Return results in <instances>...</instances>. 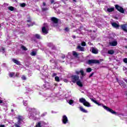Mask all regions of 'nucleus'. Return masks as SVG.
I'll return each mask as SVG.
<instances>
[{
	"instance_id": "4468645a",
	"label": "nucleus",
	"mask_w": 127,
	"mask_h": 127,
	"mask_svg": "<svg viewBox=\"0 0 127 127\" xmlns=\"http://www.w3.org/2000/svg\"><path fill=\"white\" fill-rule=\"evenodd\" d=\"M77 49H78V51H85V48L83 47H81L80 45L77 46Z\"/></svg>"
},
{
	"instance_id": "603ef678",
	"label": "nucleus",
	"mask_w": 127,
	"mask_h": 127,
	"mask_svg": "<svg viewBox=\"0 0 127 127\" xmlns=\"http://www.w3.org/2000/svg\"><path fill=\"white\" fill-rule=\"evenodd\" d=\"M62 58H63V59H64V58H65V56H64V55L63 56H62Z\"/></svg>"
},
{
	"instance_id": "58836bf2",
	"label": "nucleus",
	"mask_w": 127,
	"mask_h": 127,
	"mask_svg": "<svg viewBox=\"0 0 127 127\" xmlns=\"http://www.w3.org/2000/svg\"><path fill=\"white\" fill-rule=\"evenodd\" d=\"M75 73L76 74H77V75H79L80 74V71H78V70H76L75 71Z\"/></svg>"
},
{
	"instance_id": "dca6fc26",
	"label": "nucleus",
	"mask_w": 127,
	"mask_h": 127,
	"mask_svg": "<svg viewBox=\"0 0 127 127\" xmlns=\"http://www.w3.org/2000/svg\"><path fill=\"white\" fill-rule=\"evenodd\" d=\"M112 25L115 28H118V27H120V25L117 24L116 22L112 23Z\"/></svg>"
},
{
	"instance_id": "b1692460",
	"label": "nucleus",
	"mask_w": 127,
	"mask_h": 127,
	"mask_svg": "<svg viewBox=\"0 0 127 127\" xmlns=\"http://www.w3.org/2000/svg\"><path fill=\"white\" fill-rule=\"evenodd\" d=\"M42 9L43 11H46V10H48V8L47 7L42 6Z\"/></svg>"
},
{
	"instance_id": "f704fd0d",
	"label": "nucleus",
	"mask_w": 127,
	"mask_h": 127,
	"mask_svg": "<svg viewBox=\"0 0 127 127\" xmlns=\"http://www.w3.org/2000/svg\"><path fill=\"white\" fill-rule=\"evenodd\" d=\"M81 44L82 46H86V42H81Z\"/></svg>"
},
{
	"instance_id": "f03ea898",
	"label": "nucleus",
	"mask_w": 127,
	"mask_h": 127,
	"mask_svg": "<svg viewBox=\"0 0 127 127\" xmlns=\"http://www.w3.org/2000/svg\"><path fill=\"white\" fill-rule=\"evenodd\" d=\"M79 102L80 103H82L84 106L85 107H87L88 108H90L91 107V104H90V103L86 101V99L84 98H81L79 99Z\"/></svg>"
},
{
	"instance_id": "680f3d73",
	"label": "nucleus",
	"mask_w": 127,
	"mask_h": 127,
	"mask_svg": "<svg viewBox=\"0 0 127 127\" xmlns=\"http://www.w3.org/2000/svg\"><path fill=\"white\" fill-rule=\"evenodd\" d=\"M0 27H1V25H0Z\"/></svg>"
},
{
	"instance_id": "7c9ffc66",
	"label": "nucleus",
	"mask_w": 127,
	"mask_h": 127,
	"mask_svg": "<svg viewBox=\"0 0 127 127\" xmlns=\"http://www.w3.org/2000/svg\"><path fill=\"white\" fill-rule=\"evenodd\" d=\"M68 103V104H69V105H72V104H73L74 103V100H69Z\"/></svg>"
},
{
	"instance_id": "72a5a7b5",
	"label": "nucleus",
	"mask_w": 127,
	"mask_h": 127,
	"mask_svg": "<svg viewBox=\"0 0 127 127\" xmlns=\"http://www.w3.org/2000/svg\"><path fill=\"white\" fill-rule=\"evenodd\" d=\"M123 62H124V63H126V64H127V58H124L123 59Z\"/></svg>"
},
{
	"instance_id": "37998d69",
	"label": "nucleus",
	"mask_w": 127,
	"mask_h": 127,
	"mask_svg": "<svg viewBox=\"0 0 127 127\" xmlns=\"http://www.w3.org/2000/svg\"><path fill=\"white\" fill-rule=\"evenodd\" d=\"M18 76H19V73H17L16 74V75H15V77H18Z\"/></svg>"
},
{
	"instance_id": "8fccbe9b",
	"label": "nucleus",
	"mask_w": 127,
	"mask_h": 127,
	"mask_svg": "<svg viewBox=\"0 0 127 127\" xmlns=\"http://www.w3.org/2000/svg\"><path fill=\"white\" fill-rule=\"evenodd\" d=\"M0 104H2V100L0 99Z\"/></svg>"
},
{
	"instance_id": "a878e982",
	"label": "nucleus",
	"mask_w": 127,
	"mask_h": 127,
	"mask_svg": "<svg viewBox=\"0 0 127 127\" xmlns=\"http://www.w3.org/2000/svg\"><path fill=\"white\" fill-rule=\"evenodd\" d=\"M8 9L11 11H13V10H14V7L12 6H9L8 7Z\"/></svg>"
},
{
	"instance_id": "13d9d810",
	"label": "nucleus",
	"mask_w": 127,
	"mask_h": 127,
	"mask_svg": "<svg viewBox=\"0 0 127 127\" xmlns=\"http://www.w3.org/2000/svg\"><path fill=\"white\" fill-rule=\"evenodd\" d=\"M88 44L91 45V42H89V43H88Z\"/></svg>"
},
{
	"instance_id": "cd10ccee",
	"label": "nucleus",
	"mask_w": 127,
	"mask_h": 127,
	"mask_svg": "<svg viewBox=\"0 0 127 127\" xmlns=\"http://www.w3.org/2000/svg\"><path fill=\"white\" fill-rule=\"evenodd\" d=\"M86 72L87 73H90V72H92V68H91L90 67L86 68Z\"/></svg>"
},
{
	"instance_id": "69168bd1",
	"label": "nucleus",
	"mask_w": 127,
	"mask_h": 127,
	"mask_svg": "<svg viewBox=\"0 0 127 127\" xmlns=\"http://www.w3.org/2000/svg\"><path fill=\"white\" fill-rule=\"evenodd\" d=\"M11 127H13V126H12Z\"/></svg>"
},
{
	"instance_id": "09e8293b",
	"label": "nucleus",
	"mask_w": 127,
	"mask_h": 127,
	"mask_svg": "<svg viewBox=\"0 0 127 127\" xmlns=\"http://www.w3.org/2000/svg\"><path fill=\"white\" fill-rule=\"evenodd\" d=\"M0 127H5L4 125H0Z\"/></svg>"
},
{
	"instance_id": "ddd939ff",
	"label": "nucleus",
	"mask_w": 127,
	"mask_h": 127,
	"mask_svg": "<svg viewBox=\"0 0 127 127\" xmlns=\"http://www.w3.org/2000/svg\"><path fill=\"white\" fill-rule=\"evenodd\" d=\"M122 29L125 31V32H127V24H123L121 26Z\"/></svg>"
},
{
	"instance_id": "a19ab883",
	"label": "nucleus",
	"mask_w": 127,
	"mask_h": 127,
	"mask_svg": "<svg viewBox=\"0 0 127 127\" xmlns=\"http://www.w3.org/2000/svg\"><path fill=\"white\" fill-rule=\"evenodd\" d=\"M1 52H3V53H4V48H2V49L1 50Z\"/></svg>"
},
{
	"instance_id": "79ce46f5",
	"label": "nucleus",
	"mask_w": 127,
	"mask_h": 127,
	"mask_svg": "<svg viewBox=\"0 0 127 127\" xmlns=\"http://www.w3.org/2000/svg\"><path fill=\"white\" fill-rule=\"evenodd\" d=\"M45 5H46V3L45 2H43L42 6H45Z\"/></svg>"
},
{
	"instance_id": "39448f33",
	"label": "nucleus",
	"mask_w": 127,
	"mask_h": 127,
	"mask_svg": "<svg viewBox=\"0 0 127 127\" xmlns=\"http://www.w3.org/2000/svg\"><path fill=\"white\" fill-rule=\"evenodd\" d=\"M46 123L44 121H40L36 123L35 127H43L46 126Z\"/></svg>"
},
{
	"instance_id": "4d7b16f0",
	"label": "nucleus",
	"mask_w": 127,
	"mask_h": 127,
	"mask_svg": "<svg viewBox=\"0 0 127 127\" xmlns=\"http://www.w3.org/2000/svg\"><path fill=\"white\" fill-rule=\"evenodd\" d=\"M11 112H13V110L12 109V110H11Z\"/></svg>"
},
{
	"instance_id": "423d86ee",
	"label": "nucleus",
	"mask_w": 127,
	"mask_h": 127,
	"mask_svg": "<svg viewBox=\"0 0 127 127\" xmlns=\"http://www.w3.org/2000/svg\"><path fill=\"white\" fill-rule=\"evenodd\" d=\"M88 63L90 65L91 64H98L100 63V62L96 60H89L88 61Z\"/></svg>"
},
{
	"instance_id": "aec40b11",
	"label": "nucleus",
	"mask_w": 127,
	"mask_h": 127,
	"mask_svg": "<svg viewBox=\"0 0 127 127\" xmlns=\"http://www.w3.org/2000/svg\"><path fill=\"white\" fill-rule=\"evenodd\" d=\"M115 53L114 50H110L108 51V54L110 55H113Z\"/></svg>"
},
{
	"instance_id": "bb28decb",
	"label": "nucleus",
	"mask_w": 127,
	"mask_h": 127,
	"mask_svg": "<svg viewBox=\"0 0 127 127\" xmlns=\"http://www.w3.org/2000/svg\"><path fill=\"white\" fill-rule=\"evenodd\" d=\"M30 55H31V56H36V52L32 51L30 53Z\"/></svg>"
},
{
	"instance_id": "9b49d317",
	"label": "nucleus",
	"mask_w": 127,
	"mask_h": 127,
	"mask_svg": "<svg viewBox=\"0 0 127 127\" xmlns=\"http://www.w3.org/2000/svg\"><path fill=\"white\" fill-rule=\"evenodd\" d=\"M51 20L53 21V22H54V23H58V22H59V20L56 17H52L51 18Z\"/></svg>"
},
{
	"instance_id": "e2e57ef3",
	"label": "nucleus",
	"mask_w": 127,
	"mask_h": 127,
	"mask_svg": "<svg viewBox=\"0 0 127 127\" xmlns=\"http://www.w3.org/2000/svg\"><path fill=\"white\" fill-rule=\"evenodd\" d=\"M55 86H57V84H55Z\"/></svg>"
},
{
	"instance_id": "6e6d98bb",
	"label": "nucleus",
	"mask_w": 127,
	"mask_h": 127,
	"mask_svg": "<svg viewBox=\"0 0 127 127\" xmlns=\"http://www.w3.org/2000/svg\"><path fill=\"white\" fill-rule=\"evenodd\" d=\"M73 1H74V2H76L77 1H76V0H73Z\"/></svg>"
},
{
	"instance_id": "393cba45",
	"label": "nucleus",
	"mask_w": 127,
	"mask_h": 127,
	"mask_svg": "<svg viewBox=\"0 0 127 127\" xmlns=\"http://www.w3.org/2000/svg\"><path fill=\"white\" fill-rule=\"evenodd\" d=\"M21 48L22 49V50H23L24 51H27V48H26V47H25L24 46L22 45L21 46Z\"/></svg>"
},
{
	"instance_id": "412c9836",
	"label": "nucleus",
	"mask_w": 127,
	"mask_h": 127,
	"mask_svg": "<svg viewBox=\"0 0 127 127\" xmlns=\"http://www.w3.org/2000/svg\"><path fill=\"white\" fill-rule=\"evenodd\" d=\"M114 10H115V8L114 7L107 8V11H108V12H112V11H114Z\"/></svg>"
},
{
	"instance_id": "ea45409f",
	"label": "nucleus",
	"mask_w": 127,
	"mask_h": 127,
	"mask_svg": "<svg viewBox=\"0 0 127 127\" xmlns=\"http://www.w3.org/2000/svg\"><path fill=\"white\" fill-rule=\"evenodd\" d=\"M93 75H94V72H92V73H91L89 75V78H91V77H92L93 76Z\"/></svg>"
},
{
	"instance_id": "49530a36",
	"label": "nucleus",
	"mask_w": 127,
	"mask_h": 127,
	"mask_svg": "<svg viewBox=\"0 0 127 127\" xmlns=\"http://www.w3.org/2000/svg\"><path fill=\"white\" fill-rule=\"evenodd\" d=\"M64 82H65V83H67L68 82V80L66 79H64Z\"/></svg>"
},
{
	"instance_id": "f257e3e1",
	"label": "nucleus",
	"mask_w": 127,
	"mask_h": 127,
	"mask_svg": "<svg viewBox=\"0 0 127 127\" xmlns=\"http://www.w3.org/2000/svg\"><path fill=\"white\" fill-rule=\"evenodd\" d=\"M95 104H96V105H98V106H102V107H103V108H104V109L105 110H106V111H107V112H109L110 113H111V114H113V115H117V112H116L115 111H114V110H113L112 109L104 105V104L99 103L97 101Z\"/></svg>"
},
{
	"instance_id": "c9c22d12",
	"label": "nucleus",
	"mask_w": 127,
	"mask_h": 127,
	"mask_svg": "<svg viewBox=\"0 0 127 127\" xmlns=\"http://www.w3.org/2000/svg\"><path fill=\"white\" fill-rule=\"evenodd\" d=\"M22 80H26V77L24 75H22L21 77Z\"/></svg>"
},
{
	"instance_id": "473e14b6",
	"label": "nucleus",
	"mask_w": 127,
	"mask_h": 127,
	"mask_svg": "<svg viewBox=\"0 0 127 127\" xmlns=\"http://www.w3.org/2000/svg\"><path fill=\"white\" fill-rule=\"evenodd\" d=\"M73 56H75V57H77V56H78V54H77V53H76V52L73 51Z\"/></svg>"
},
{
	"instance_id": "a18cd8bd",
	"label": "nucleus",
	"mask_w": 127,
	"mask_h": 127,
	"mask_svg": "<svg viewBox=\"0 0 127 127\" xmlns=\"http://www.w3.org/2000/svg\"><path fill=\"white\" fill-rule=\"evenodd\" d=\"M65 31H69V28H65Z\"/></svg>"
},
{
	"instance_id": "a211bd4d",
	"label": "nucleus",
	"mask_w": 127,
	"mask_h": 127,
	"mask_svg": "<svg viewBox=\"0 0 127 127\" xmlns=\"http://www.w3.org/2000/svg\"><path fill=\"white\" fill-rule=\"evenodd\" d=\"M47 46H48V47H50L51 48H53L54 47V45L52 43H48L47 44Z\"/></svg>"
},
{
	"instance_id": "5fc2aeb1",
	"label": "nucleus",
	"mask_w": 127,
	"mask_h": 127,
	"mask_svg": "<svg viewBox=\"0 0 127 127\" xmlns=\"http://www.w3.org/2000/svg\"><path fill=\"white\" fill-rule=\"evenodd\" d=\"M27 21V22H30V20H28Z\"/></svg>"
},
{
	"instance_id": "864d4df0",
	"label": "nucleus",
	"mask_w": 127,
	"mask_h": 127,
	"mask_svg": "<svg viewBox=\"0 0 127 127\" xmlns=\"http://www.w3.org/2000/svg\"><path fill=\"white\" fill-rule=\"evenodd\" d=\"M56 75H57L56 73H53V76H56Z\"/></svg>"
},
{
	"instance_id": "f8f14e48",
	"label": "nucleus",
	"mask_w": 127,
	"mask_h": 127,
	"mask_svg": "<svg viewBox=\"0 0 127 127\" xmlns=\"http://www.w3.org/2000/svg\"><path fill=\"white\" fill-rule=\"evenodd\" d=\"M91 51L94 54H98V49H97L95 48L92 47L91 50Z\"/></svg>"
},
{
	"instance_id": "3c124183",
	"label": "nucleus",
	"mask_w": 127,
	"mask_h": 127,
	"mask_svg": "<svg viewBox=\"0 0 127 127\" xmlns=\"http://www.w3.org/2000/svg\"><path fill=\"white\" fill-rule=\"evenodd\" d=\"M27 25H28V26H32V25H32V24L29 25V24H28Z\"/></svg>"
},
{
	"instance_id": "bf43d9fd",
	"label": "nucleus",
	"mask_w": 127,
	"mask_h": 127,
	"mask_svg": "<svg viewBox=\"0 0 127 127\" xmlns=\"http://www.w3.org/2000/svg\"><path fill=\"white\" fill-rule=\"evenodd\" d=\"M102 54L104 55V52H102Z\"/></svg>"
},
{
	"instance_id": "5701e85b",
	"label": "nucleus",
	"mask_w": 127,
	"mask_h": 127,
	"mask_svg": "<svg viewBox=\"0 0 127 127\" xmlns=\"http://www.w3.org/2000/svg\"><path fill=\"white\" fill-rule=\"evenodd\" d=\"M35 37H36V38H37V39H41V37H40V35L38 34H36L34 35Z\"/></svg>"
},
{
	"instance_id": "e433bc0d",
	"label": "nucleus",
	"mask_w": 127,
	"mask_h": 127,
	"mask_svg": "<svg viewBox=\"0 0 127 127\" xmlns=\"http://www.w3.org/2000/svg\"><path fill=\"white\" fill-rule=\"evenodd\" d=\"M90 100H91V101H92V102H93V103H95V104H96L97 101H96V100H94V99L91 98H90Z\"/></svg>"
},
{
	"instance_id": "c85d7f7f",
	"label": "nucleus",
	"mask_w": 127,
	"mask_h": 127,
	"mask_svg": "<svg viewBox=\"0 0 127 127\" xmlns=\"http://www.w3.org/2000/svg\"><path fill=\"white\" fill-rule=\"evenodd\" d=\"M25 5H26V4H25V3L20 4V6H21V7H25Z\"/></svg>"
},
{
	"instance_id": "7ed1b4c3",
	"label": "nucleus",
	"mask_w": 127,
	"mask_h": 127,
	"mask_svg": "<svg viewBox=\"0 0 127 127\" xmlns=\"http://www.w3.org/2000/svg\"><path fill=\"white\" fill-rule=\"evenodd\" d=\"M115 8L121 13H125V10L124 9V8H123L122 6L116 4L115 5Z\"/></svg>"
},
{
	"instance_id": "0e129e2a",
	"label": "nucleus",
	"mask_w": 127,
	"mask_h": 127,
	"mask_svg": "<svg viewBox=\"0 0 127 127\" xmlns=\"http://www.w3.org/2000/svg\"><path fill=\"white\" fill-rule=\"evenodd\" d=\"M74 38H75V36H73Z\"/></svg>"
},
{
	"instance_id": "2eb2a0df",
	"label": "nucleus",
	"mask_w": 127,
	"mask_h": 127,
	"mask_svg": "<svg viewBox=\"0 0 127 127\" xmlns=\"http://www.w3.org/2000/svg\"><path fill=\"white\" fill-rule=\"evenodd\" d=\"M12 61L17 65H20V62L15 59H12Z\"/></svg>"
},
{
	"instance_id": "0eeeda50",
	"label": "nucleus",
	"mask_w": 127,
	"mask_h": 127,
	"mask_svg": "<svg viewBox=\"0 0 127 127\" xmlns=\"http://www.w3.org/2000/svg\"><path fill=\"white\" fill-rule=\"evenodd\" d=\"M118 82L119 85L120 86H122V87H123V88H126L127 87V85L126 84L125 82H124V81H123V80H118Z\"/></svg>"
},
{
	"instance_id": "20e7f679",
	"label": "nucleus",
	"mask_w": 127,
	"mask_h": 127,
	"mask_svg": "<svg viewBox=\"0 0 127 127\" xmlns=\"http://www.w3.org/2000/svg\"><path fill=\"white\" fill-rule=\"evenodd\" d=\"M79 75H72L71 76V81L73 83H77L78 81L80 80Z\"/></svg>"
},
{
	"instance_id": "6ab92c4d",
	"label": "nucleus",
	"mask_w": 127,
	"mask_h": 127,
	"mask_svg": "<svg viewBox=\"0 0 127 127\" xmlns=\"http://www.w3.org/2000/svg\"><path fill=\"white\" fill-rule=\"evenodd\" d=\"M79 109L81 112H82V113H88V111L85 110V109H84L82 106L80 107Z\"/></svg>"
},
{
	"instance_id": "052dcab7",
	"label": "nucleus",
	"mask_w": 127,
	"mask_h": 127,
	"mask_svg": "<svg viewBox=\"0 0 127 127\" xmlns=\"http://www.w3.org/2000/svg\"><path fill=\"white\" fill-rule=\"evenodd\" d=\"M125 48H126V49H127V46H125Z\"/></svg>"
},
{
	"instance_id": "c03bdc74",
	"label": "nucleus",
	"mask_w": 127,
	"mask_h": 127,
	"mask_svg": "<svg viewBox=\"0 0 127 127\" xmlns=\"http://www.w3.org/2000/svg\"><path fill=\"white\" fill-rule=\"evenodd\" d=\"M51 3H54V0H50Z\"/></svg>"
},
{
	"instance_id": "9d476101",
	"label": "nucleus",
	"mask_w": 127,
	"mask_h": 127,
	"mask_svg": "<svg viewBox=\"0 0 127 127\" xmlns=\"http://www.w3.org/2000/svg\"><path fill=\"white\" fill-rule=\"evenodd\" d=\"M110 46H117L118 45V42L117 41H114L113 42H109Z\"/></svg>"
},
{
	"instance_id": "c756f323",
	"label": "nucleus",
	"mask_w": 127,
	"mask_h": 127,
	"mask_svg": "<svg viewBox=\"0 0 127 127\" xmlns=\"http://www.w3.org/2000/svg\"><path fill=\"white\" fill-rule=\"evenodd\" d=\"M14 74H15L14 72H10L9 74V77H13L14 76Z\"/></svg>"
},
{
	"instance_id": "f3484780",
	"label": "nucleus",
	"mask_w": 127,
	"mask_h": 127,
	"mask_svg": "<svg viewBox=\"0 0 127 127\" xmlns=\"http://www.w3.org/2000/svg\"><path fill=\"white\" fill-rule=\"evenodd\" d=\"M76 84L77 86H79V87H83V84L82 83V82H81V80H78L76 82Z\"/></svg>"
},
{
	"instance_id": "4c0bfd02",
	"label": "nucleus",
	"mask_w": 127,
	"mask_h": 127,
	"mask_svg": "<svg viewBox=\"0 0 127 127\" xmlns=\"http://www.w3.org/2000/svg\"><path fill=\"white\" fill-rule=\"evenodd\" d=\"M24 106H27V101H25L23 102Z\"/></svg>"
},
{
	"instance_id": "de8ad7c7",
	"label": "nucleus",
	"mask_w": 127,
	"mask_h": 127,
	"mask_svg": "<svg viewBox=\"0 0 127 127\" xmlns=\"http://www.w3.org/2000/svg\"><path fill=\"white\" fill-rule=\"evenodd\" d=\"M26 111H29V108L27 107V108H26Z\"/></svg>"
},
{
	"instance_id": "1a4fd4ad",
	"label": "nucleus",
	"mask_w": 127,
	"mask_h": 127,
	"mask_svg": "<svg viewBox=\"0 0 127 127\" xmlns=\"http://www.w3.org/2000/svg\"><path fill=\"white\" fill-rule=\"evenodd\" d=\"M42 33H43V34H47L48 33V30H47L45 26L42 27Z\"/></svg>"
},
{
	"instance_id": "6e6552de",
	"label": "nucleus",
	"mask_w": 127,
	"mask_h": 127,
	"mask_svg": "<svg viewBox=\"0 0 127 127\" xmlns=\"http://www.w3.org/2000/svg\"><path fill=\"white\" fill-rule=\"evenodd\" d=\"M62 121L64 125H66V124L68 123V118H67V116H66V115H64L63 117Z\"/></svg>"
},
{
	"instance_id": "2f4dec72",
	"label": "nucleus",
	"mask_w": 127,
	"mask_h": 127,
	"mask_svg": "<svg viewBox=\"0 0 127 127\" xmlns=\"http://www.w3.org/2000/svg\"><path fill=\"white\" fill-rule=\"evenodd\" d=\"M55 80L57 81V82H59L60 81V79H59V77L58 76H56L55 77Z\"/></svg>"
},
{
	"instance_id": "4be33fe9",
	"label": "nucleus",
	"mask_w": 127,
	"mask_h": 127,
	"mask_svg": "<svg viewBox=\"0 0 127 127\" xmlns=\"http://www.w3.org/2000/svg\"><path fill=\"white\" fill-rule=\"evenodd\" d=\"M80 73H81V76H86V73H84V70H83V69H81L79 71Z\"/></svg>"
}]
</instances>
